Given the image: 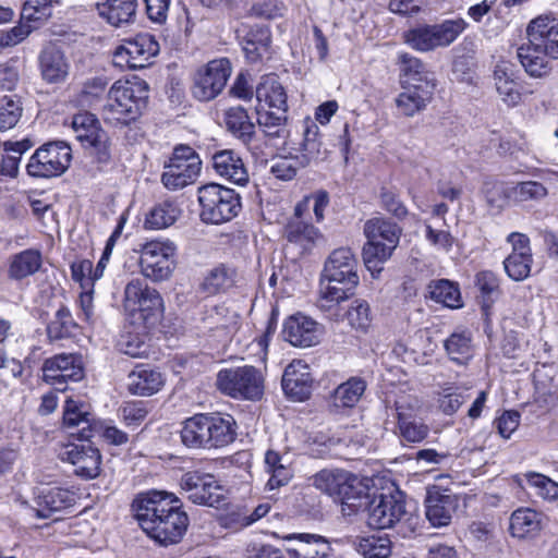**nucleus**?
<instances>
[{"instance_id": "f704fd0d", "label": "nucleus", "mask_w": 558, "mask_h": 558, "mask_svg": "<svg viewBox=\"0 0 558 558\" xmlns=\"http://www.w3.org/2000/svg\"><path fill=\"white\" fill-rule=\"evenodd\" d=\"M255 96L258 102L266 109H288L287 93L284 87L274 74L265 75L256 86Z\"/></svg>"}, {"instance_id": "c756f323", "label": "nucleus", "mask_w": 558, "mask_h": 558, "mask_svg": "<svg viewBox=\"0 0 558 558\" xmlns=\"http://www.w3.org/2000/svg\"><path fill=\"white\" fill-rule=\"evenodd\" d=\"M213 167L218 175L238 184L248 182V172L242 158L232 149H223L213 155Z\"/></svg>"}, {"instance_id": "2f4dec72", "label": "nucleus", "mask_w": 558, "mask_h": 558, "mask_svg": "<svg viewBox=\"0 0 558 558\" xmlns=\"http://www.w3.org/2000/svg\"><path fill=\"white\" fill-rule=\"evenodd\" d=\"M128 389L135 396H153L157 393L165 384L162 374L148 366H136L129 374Z\"/></svg>"}, {"instance_id": "393cba45", "label": "nucleus", "mask_w": 558, "mask_h": 558, "mask_svg": "<svg viewBox=\"0 0 558 558\" xmlns=\"http://www.w3.org/2000/svg\"><path fill=\"white\" fill-rule=\"evenodd\" d=\"M295 541V545L288 549L291 558H335L330 543L322 535L299 533L284 537Z\"/></svg>"}, {"instance_id": "1a4fd4ad", "label": "nucleus", "mask_w": 558, "mask_h": 558, "mask_svg": "<svg viewBox=\"0 0 558 558\" xmlns=\"http://www.w3.org/2000/svg\"><path fill=\"white\" fill-rule=\"evenodd\" d=\"M180 487L195 505L220 508L227 504L225 487L210 473L196 470L185 472L181 476Z\"/></svg>"}, {"instance_id": "864d4df0", "label": "nucleus", "mask_w": 558, "mask_h": 558, "mask_svg": "<svg viewBox=\"0 0 558 558\" xmlns=\"http://www.w3.org/2000/svg\"><path fill=\"white\" fill-rule=\"evenodd\" d=\"M445 349L450 360L463 365L472 357V339L470 333L453 332L446 341Z\"/></svg>"}, {"instance_id": "a18cd8bd", "label": "nucleus", "mask_w": 558, "mask_h": 558, "mask_svg": "<svg viewBox=\"0 0 558 558\" xmlns=\"http://www.w3.org/2000/svg\"><path fill=\"white\" fill-rule=\"evenodd\" d=\"M353 547L364 558H388L391 555V541L386 535L356 537Z\"/></svg>"}, {"instance_id": "e2e57ef3", "label": "nucleus", "mask_w": 558, "mask_h": 558, "mask_svg": "<svg viewBox=\"0 0 558 558\" xmlns=\"http://www.w3.org/2000/svg\"><path fill=\"white\" fill-rule=\"evenodd\" d=\"M150 289L151 288L148 287L143 279L136 278L129 281L124 288V310L130 315H134V312L138 308V304L146 296V290Z\"/></svg>"}, {"instance_id": "a211bd4d", "label": "nucleus", "mask_w": 558, "mask_h": 558, "mask_svg": "<svg viewBox=\"0 0 558 558\" xmlns=\"http://www.w3.org/2000/svg\"><path fill=\"white\" fill-rule=\"evenodd\" d=\"M235 35L250 62H258L269 52L271 34L268 27L241 23L235 29Z\"/></svg>"}, {"instance_id": "39448f33", "label": "nucleus", "mask_w": 558, "mask_h": 558, "mask_svg": "<svg viewBox=\"0 0 558 558\" xmlns=\"http://www.w3.org/2000/svg\"><path fill=\"white\" fill-rule=\"evenodd\" d=\"M401 233L402 229L396 222L383 217L372 218L364 223L367 243L363 247V260L373 275L381 271V265L398 246Z\"/></svg>"}, {"instance_id": "7ed1b4c3", "label": "nucleus", "mask_w": 558, "mask_h": 558, "mask_svg": "<svg viewBox=\"0 0 558 558\" xmlns=\"http://www.w3.org/2000/svg\"><path fill=\"white\" fill-rule=\"evenodd\" d=\"M235 427L229 414H196L183 422L181 440L191 449L222 448L235 439Z\"/></svg>"}, {"instance_id": "3c124183", "label": "nucleus", "mask_w": 558, "mask_h": 558, "mask_svg": "<svg viewBox=\"0 0 558 558\" xmlns=\"http://www.w3.org/2000/svg\"><path fill=\"white\" fill-rule=\"evenodd\" d=\"M430 299L450 308L462 305L460 290L453 282L440 279L428 286Z\"/></svg>"}, {"instance_id": "72a5a7b5", "label": "nucleus", "mask_w": 558, "mask_h": 558, "mask_svg": "<svg viewBox=\"0 0 558 558\" xmlns=\"http://www.w3.org/2000/svg\"><path fill=\"white\" fill-rule=\"evenodd\" d=\"M36 517L47 519L52 512L61 511L74 504L73 494L60 487H44L36 497Z\"/></svg>"}, {"instance_id": "bf43d9fd", "label": "nucleus", "mask_w": 558, "mask_h": 558, "mask_svg": "<svg viewBox=\"0 0 558 558\" xmlns=\"http://www.w3.org/2000/svg\"><path fill=\"white\" fill-rule=\"evenodd\" d=\"M22 113V102L16 95L3 96L0 100V131L13 129Z\"/></svg>"}, {"instance_id": "412c9836", "label": "nucleus", "mask_w": 558, "mask_h": 558, "mask_svg": "<svg viewBox=\"0 0 558 558\" xmlns=\"http://www.w3.org/2000/svg\"><path fill=\"white\" fill-rule=\"evenodd\" d=\"M64 459L74 465L75 474L82 478L92 480L100 473V452L90 445L69 446L64 452Z\"/></svg>"}, {"instance_id": "f8f14e48", "label": "nucleus", "mask_w": 558, "mask_h": 558, "mask_svg": "<svg viewBox=\"0 0 558 558\" xmlns=\"http://www.w3.org/2000/svg\"><path fill=\"white\" fill-rule=\"evenodd\" d=\"M231 75L228 59H215L198 69L193 76L192 95L199 101L215 99L225 88Z\"/></svg>"}, {"instance_id": "ddd939ff", "label": "nucleus", "mask_w": 558, "mask_h": 558, "mask_svg": "<svg viewBox=\"0 0 558 558\" xmlns=\"http://www.w3.org/2000/svg\"><path fill=\"white\" fill-rule=\"evenodd\" d=\"M175 252L177 247L170 241L146 243L140 257L142 274L153 281L168 279L175 266Z\"/></svg>"}, {"instance_id": "6e6d98bb", "label": "nucleus", "mask_w": 558, "mask_h": 558, "mask_svg": "<svg viewBox=\"0 0 558 558\" xmlns=\"http://www.w3.org/2000/svg\"><path fill=\"white\" fill-rule=\"evenodd\" d=\"M463 19L445 20L439 24L430 25L437 48L450 46L466 28Z\"/></svg>"}, {"instance_id": "49530a36", "label": "nucleus", "mask_w": 558, "mask_h": 558, "mask_svg": "<svg viewBox=\"0 0 558 558\" xmlns=\"http://www.w3.org/2000/svg\"><path fill=\"white\" fill-rule=\"evenodd\" d=\"M399 61L403 75V84H425V82L435 83L434 73L426 70L425 64L409 53H400Z\"/></svg>"}, {"instance_id": "ea45409f", "label": "nucleus", "mask_w": 558, "mask_h": 558, "mask_svg": "<svg viewBox=\"0 0 558 558\" xmlns=\"http://www.w3.org/2000/svg\"><path fill=\"white\" fill-rule=\"evenodd\" d=\"M43 264V256L38 250H24L12 256L9 267V276L21 280L36 274Z\"/></svg>"}, {"instance_id": "79ce46f5", "label": "nucleus", "mask_w": 558, "mask_h": 558, "mask_svg": "<svg viewBox=\"0 0 558 558\" xmlns=\"http://www.w3.org/2000/svg\"><path fill=\"white\" fill-rule=\"evenodd\" d=\"M348 472L343 469H323L311 476L310 481L313 487L337 500Z\"/></svg>"}, {"instance_id": "a19ab883", "label": "nucleus", "mask_w": 558, "mask_h": 558, "mask_svg": "<svg viewBox=\"0 0 558 558\" xmlns=\"http://www.w3.org/2000/svg\"><path fill=\"white\" fill-rule=\"evenodd\" d=\"M181 209L172 199L156 204L146 215L145 228L160 230L172 226L181 216Z\"/></svg>"}, {"instance_id": "dca6fc26", "label": "nucleus", "mask_w": 558, "mask_h": 558, "mask_svg": "<svg viewBox=\"0 0 558 558\" xmlns=\"http://www.w3.org/2000/svg\"><path fill=\"white\" fill-rule=\"evenodd\" d=\"M45 381L60 387L68 381L76 383L84 377L82 356L74 353H61L47 359L43 365Z\"/></svg>"}, {"instance_id": "c03bdc74", "label": "nucleus", "mask_w": 558, "mask_h": 558, "mask_svg": "<svg viewBox=\"0 0 558 558\" xmlns=\"http://www.w3.org/2000/svg\"><path fill=\"white\" fill-rule=\"evenodd\" d=\"M548 195L547 187L538 181H523L510 185L509 197L515 205L539 203Z\"/></svg>"}, {"instance_id": "680f3d73", "label": "nucleus", "mask_w": 558, "mask_h": 558, "mask_svg": "<svg viewBox=\"0 0 558 558\" xmlns=\"http://www.w3.org/2000/svg\"><path fill=\"white\" fill-rule=\"evenodd\" d=\"M89 416L90 414L88 412L78 410L73 401H68L63 414V423L68 427L82 426L78 433L80 437L83 439H89L93 437Z\"/></svg>"}, {"instance_id": "09e8293b", "label": "nucleus", "mask_w": 558, "mask_h": 558, "mask_svg": "<svg viewBox=\"0 0 558 558\" xmlns=\"http://www.w3.org/2000/svg\"><path fill=\"white\" fill-rule=\"evenodd\" d=\"M33 145V142L28 138L19 142H4L3 149L7 154L1 158L0 172L4 175L15 177L19 171L21 156Z\"/></svg>"}, {"instance_id": "0e129e2a", "label": "nucleus", "mask_w": 558, "mask_h": 558, "mask_svg": "<svg viewBox=\"0 0 558 558\" xmlns=\"http://www.w3.org/2000/svg\"><path fill=\"white\" fill-rule=\"evenodd\" d=\"M51 13V0H26L21 16L27 22H40L47 20Z\"/></svg>"}, {"instance_id": "4d7b16f0", "label": "nucleus", "mask_w": 558, "mask_h": 558, "mask_svg": "<svg viewBox=\"0 0 558 558\" xmlns=\"http://www.w3.org/2000/svg\"><path fill=\"white\" fill-rule=\"evenodd\" d=\"M163 304L159 292L151 288L146 290V296L138 304V308L131 315L135 320H141L144 325L153 324L159 317Z\"/></svg>"}, {"instance_id": "b1692460", "label": "nucleus", "mask_w": 558, "mask_h": 558, "mask_svg": "<svg viewBox=\"0 0 558 558\" xmlns=\"http://www.w3.org/2000/svg\"><path fill=\"white\" fill-rule=\"evenodd\" d=\"M284 239L300 248L301 253L311 251L322 238L317 228L301 217V205L295 207L294 216L284 226Z\"/></svg>"}, {"instance_id": "2eb2a0df", "label": "nucleus", "mask_w": 558, "mask_h": 558, "mask_svg": "<svg viewBox=\"0 0 558 558\" xmlns=\"http://www.w3.org/2000/svg\"><path fill=\"white\" fill-rule=\"evenodd\" d=\"M159 52V44L151 34L140 33L116 49L119 64L124 62L130 69H143Z\"/></svg>"}, {"instance_id": "473e14b6", "label": "nucleus", "mask_w": 558, "mask_h": 558, "mask_svg": "<svg viewBox=\"0 0 558 558\" xmlns=\"http://www.w3.org/2000/svg\"><path fill=\"white\" fill-rule=\"evenodd\" d=\"M329 149L324 144L319 128L310 122L303 132V141L300 148V165L306 167L313 162H319L327 159Z\"/></svg>"}, {"instance_id": "de8ad7c7", "label": "nucleus", "mask_w": 558, "mask_h": 558, "mask_svg": "<svg viewBox=\"0 0 558 558\" xmlns=\"http://www.w3.org/2000/svg\"><path fill=\"white\" fill-rule=\"evenodd\" d=\"M71 312L62 306L60 307L53 318L47 325V336L50 341H59L69 339L75 335L77 329Z\"/></svg>"}, {"instance_id": "6e6552de", "label": "nucleus", "mask_w": 558, "mask_h": 558, "mask_svg": "<svg viewBox=\"0 0 558 558\" xmlns=\"http://www.w3.org/2000/svg\"><path fill=\"white\" fill-rule=\"evenodd\" d=\"M71 125L82 147L98 165L107 166L111 161L110 138L99 120L90 112H80L73 117Z\"/></svg>"}, {"instance_id": "774afa93", "label": "nucleus", "mask_w": 558, "mask_h": 558, "mask_svg": "<svg viewBox=\"0 0 558 558\" xmlns=\"http://www.w3.org/2000/svg\"><path fill=\"white\" fill-rule=\"evenodd\" d=\"M126 426H138L147 416L148 410L144 402H125L119 410Z\"/></svg>"}, {"instance_id": "e433bc0d", "label": "nucleus", "mask_w": 558, "mask_h": 558, "mask_svg": "<svg viewBox=\"0 0 558 558\" xmlns=\"http://www.w3.org/2000/svg\"><path fill=\"white\" fill-rule=\"evenodd\" d=\"M518 58L526 73L533 77L547 76L551 71L550 58L530 41L518 48Z\"/></svg>"}, {"instance_id": "6ab92c4d", "label": "nucleus", "mask_w": 558, "mask_h": 558, "mask_svg": "<svg viewBox=\"0 0 558 558\" xmlns=\"http://www.w3.org/2000/svg\"><path fill=\"white\" fill-rule=\"evenodd\" d=\"M531 44L541 48L545 56L558 59V20L551 15H539L532 20L526 29Z\"/></svg>"}, {"instance_id": "9d476101", "label": "nucleus", "mask_w": 558, "mask_h": 558, "mask_svg": "<svg viewBox=\"0 0 558 558\" xmlns=\"http://www.w3.org/2000/svg\"><path fill=\"white\" fill-rule=\"evenodd\" d=\"M71 159V148L65 142H49L36 149L26 170L34 178L59 177L70 167Z\"/></svg>"}, {"instance_id": "5fc2aeb1", "label": "nucleus", "mask_w": 558, "mask_h": 558, "mask_svg": "<svg viewBox=\"0 0 558 558\" xmlns=\"http://www.w3.org/2000/svg\"><path fill=\"white\" fill-rule=\"evenodd\" d=\"M522 476L525 480V485H522L523 488L530 489L544 500L558 498V484L550 477L536 472H527Z\"/></svg>"}, {"instance_id": "4468645a", "label": "nucleus", "mask_w": 558, "mask_h": 558, "mask_svg": "<svg viewBox=\"0 0 558 558\" xmlns=\"http://www.w3.org/2000/svg\"><path fill=\"white\" fill-rule=\"evenodd\" d=\"M366 523L371 529H390L407 513L404 495L400 490L380 494L368 500Z\"/></svg>"}, {"instance_id": "13d9d810", "label": "nucleus", "mask_w": 558, "mask_h": 558, "mask_svg": "<svg viewBox=\"0 0 558 558\" xmlns=\"http://www.w3.org/2000/svg\"><path fill=\"white\" fill-rule=\"evenodd\" d=\"M536 401L544 407H554L558 403V380L548 374L536 372L534 374Z\"/></svg>"}, {"instance_id": "4c0bfd02", "label": "nucleus", "mask_w": 558, "mask_h": 558, "mask_svg": "<svg viewBox=\"0 0 558 558\" xmlns=\"http://www.w3.org/2000/svg\"><path fill=\"white\" fill-rule=\"evenodd\" d=\"M265 472L269 474L266 487L269 490L287 485L293 476L287 460L275 450H267L264 458Z\"/></svg>"}, {"instance_id": "338daca9", "label": "nucleus", "mask_w": 558, "mask_h": 558, "mask_svg": "<svg viewBox=\"0 0 558 558\" xmlns=\"http://www.w3.org/2000/svg\"><path fill=\"white\" fill-rule=\"evenodd\" d=\"M379 196L381 207L397 219H404L408 216V208L397 191L383 187Z\"/></svg>"}, {"instance_id": "603ef678", "label": "nucleus", "mask_w": 558, "mask_h": 558, "mask_svg": "<svg viewBox=\"0 0 558 558\" xmlns=\"http://www.w3.org/2000/svg\"><path fill=\"white\" fill-rule=\"evenodd\" d=\"M365 388L366 384L363 379L356 377L350 378L339 385L335 390L333 404L338 408L354 407L365 391Z\"/></svg>"}, {"instance_id": "052dcab7", "label": "nucleus", "mask_w": 558, "mask_h": 558, "mask_svg": "<svg viewBox=\"0 0 558 558\" xmlns=\"http://www.w3.org/2000/svg\"><path fill=\"white\" fill-rule=\"evenodd\" d=\"M405 43L422 52L438 49L429 24L418 25L404 33Z\"/></svg>"}, {"instance_id": "0eeeda50", "label": "nucleus", "mask_w": 558, "mask_h": 558, "mask_svg": "<svg viewBox=\"0 0 558 558\" xmlns=\"http://www.w3.org/2000/svg\"><path fill=\"white\" fill-rule=\"evenodd\" d=\"M218 390L231 398L258 400L264 393V378L254 366L223 368L217 374Z\"/></svg>"}, {"instance_id": "7c9ffc66", "label": "nucleus", "mask_w": 558, "mask_h": 558, "mask_svg": "<svg viewBox=\"0 0 558 558\" xmlns=\"http://www.w3.org/2000/svg\"><path fill=\"white\" fill-rule=\"evenodd\" d=\"M256 113L258 128L269 141L288 138V109H266L262 105Z\"/></svg>"}, {"instance_id": "4be33fe9", "label": "nucleus", "mask_w": 558, "mask_h": 558, "mask_svg": "<svg viewBox=\"0 0 558 558\" xmlns=\"http://www.w3.org/2000/svg\"><path fill=\"white\" fill-rule=\"evenodd\" d=\"M436 83L404 84V90L398 95L395 102L399 112L404 117H413L424 110L432 100Z\"/></svg>"}, {"instance_id": "aec40b11", "label": "nucleus", "mask_w": 558, "mask_h": 558, "mask_svg": "<svg viewBox=\"0 0 558 558\" xmlns=\"http://www.w3.org/2000/svg\"><path fill=\"white\" fill-rule=\"evenodd\" d=\"M458 506L457 497L446 489L433 486L427 489L425 497V514L435 527L446 526L450 523Z\"/></svg>"}, {"instance_id": "9b49d317", "label": "nucleus", "mask_w": 558, "mask_h": 558, "mask_svg": "<svg viewBox=\"0 0 558 558\" xmlns=\"http://www.w3.org/2000/svg\"><path fill=\"white\" fill-rule=\"evenodd\" d=\"M202 161L196 151L185 145L174 148L166 171L161 175L162 184L169 190H179L194 182L201 172Z\"/></svg>"}, {"instance_id": "20e7f679", "label": "nucleus", "mask_w": 558, "mask_h": 558, "mask_svg": "<svg viewBox=\"0 0 558 558\" xmlns=\"http://www.w3.org/2000/svg\"><path fill=\"white\" fill-rule=\"evenodd\" d=\"M148 84L144 80L117 81L109 89L106 119L129 124L135 121L146 107Z\"/></svg>"}, {"instance_id": "f257e3e1", "label": "nucleus", "mask_w": 558, "mask_h": 558, "mask_svg": "<svg viewBox=\"0 0 558 558\" xmlns=\"http://www.w3.org/2000/svg\"><path fill=\"white\" fill-rule=\"evenodd\" d=\"M132 507L143 531L161 545L179 543L186 532L187 514L172 495L149 492L140 495Z\"/></svg>"}, {"instance_id": "58836bf2", "label": "nucleus", "mask_w": 558, "mask_h": 558, "mask_svg": "<svg viewBox=\"0 0 558 558\" xmlns=\"http://www.w3.org/2000/svg\"><path fill=\"white\" fill-rule=\"evenodd\" d=\"M227 130L244 144H248L255 134V124L251 121L247 111L238 106L225 111Z\"/></svg>"}, {"instance_id": "8fccbe9b", "label": "nucleus", "mask_w": 558, "mask_h": 558, "mask_svg": "<svg viewBox=\"0 0 558 558\" xmlns=\"http://www.w3.org/2000/svg\"><path fill=\"white\" fill-rule=\"evenodd\" d=\"M235 270L225 265L211 269L205 277L202 289L210 295L226 292L235 282Z\"/></svg>"}, {"instance_id": "5701e85b", "label": "nucleus", "mask_w": 558, "mask_h": 558, "mask_svg": "<svg viewBox=\"0 0 558 558\" xmlns=\"http://www.w3.org/2000/svg\"><path fill=\"white\" fill-rule=\"evenodd\" d=\"M138 0H97L98 15L112 27H125L136 21Z\"/></svg>"}, {"instance_id": "c85d7f7f", "label": "nucleus", "mask_w": 558, "mask_h": 558, "mask_svg": "<svg viewBox=\"0 0 558 558\" xmlns=\"http://www.w3.org/2000/svg\"><path fill=\"white\" fill-rule=\"evenodd\" d=\"M345 480L341 494H339L336 501L341 504L344 514L351 515L366 508L369 495L367 486L363 484L357 475L349 471Z\"/></svg>"}, {"instance_id": "f3484780", "label": "nucleus", "mask_w": 558, "mask_h": 558, "mask_svg": "<svg viewBox=\"0 0 558 558\" xmlns=\"http://www.w3.org/2000/svg\"><path fill=\"white\" fill-rule=\"evenodd\" d=\"M512 252L504 260L506 274L514 281H522L530 276L533 263L530 239L526 234L512 232L507 236Z\"/></svg>"}, {"instance_id": "cd10ccee", "label": "nucleus", "mask_w": 558, "mask_h": 558, "mask_svg": "<svg viewBox=\"0 0 558 558\" xmlns=\"http://www.w3.org/2000/svg\"><path fill=\"white\" fill-rule=\"evenodd\" d=\"M41 77L48 84H58L69 75L70 63L64 52L53 45L46 46L38 57Z\"/></svg>"}, {"instance_id": "37998d69", "label": "nucleus", "mask_w": 558, "mask_h": 558, "mask_svg": "<svg viewBox=\"0 0 558 558\" xmlns=\"http://www.w3.org/2000/svg\"><path fill=\"white\" fill-rule=\"evenodd\" d=\"M340 305V303L338 304ZM337 313L339 315L338 319H333L338 322L341 318H347L351 328L356 331L366 332L372 324V311L367 301L363 299L353 300L348 306L344 314L340 313V307L337 306Z\"/></svg>"}, {"instance_id": "f03ea898", "label": "nucleus", "mask_w": 558, "mask_h": 558, "mask_svg": "<svg viewBox=\"0 0 558 558\" xmlns=\"http://www.w3.org/2000/svg\"><path fill=\"white\" fill-rule=\"evenodd\" d=\"M359 260L349 247L333 250L325 262L324 278L320 283L317 307L329 319H338L337 306L349 299L357 287Z\"/></svg>"}, {"instance_id": "c9c22d12", "label": "nucleus", "mask_w": 558, "mask_h": 558, "mask_svg": "<svg viewBox=\"0 0 558 558\" xmlns=\"http://www.w3.org/2000/svg\"><path fill=\"white\" fill-rule=\"evenodd\" d=\"M542 513L531 508H519L510 517V532L513 537L535 536L542 529Z\"/></svg>"}, {"instance_id": "a878e982", "label": "nucleus", "mask_w": 558, "mask_h": 558, "mask_svg": "<svg viewBox=\"0 0 558 558\" xmlns=\"http://www.w3.org/2000/svg\"><path fill=\"white\" fill-rule=\"evenodd\" d=\"M282 335L294 347L307 348L319 341L317 323L302 314L292 315L284 322Z\"/></svg>"}, {"instance_id": "423d86ee", "label": "nucleus", "mask_w": 558, "mask_h": 558, "mask_svg": "<svg viewBox=\"0 0 558 558\" xmlns=\"http://www.w3.org/2000/svg\"><path fill=\"white\" fill-rule=\"evenodd\" d=\"M203 221L219 225L234 218L240 209V195L232 189L209 183L198 189Z\"/></svg>"}, {"instance_id": "bb28decb", "label": "nucleus", "mask_w": 558, "mask_h": 558, "mask_svg": "<svg viewBox=\"0 0 558 558\" xmlns=\"http://www.w3.org/2000/svg\"><path fill=\"white\" fill-rule=\"evenodd\" d=\"M282 389L287 396L303 401L311 395L312 376L308 366L301 360H293L284 369Z\"/></svg>"}, {"instance_id": "69168bd1", "label": "nucleus", "mask_w": 558, "mask_h": 558, "mask_svg": "<svg viewBox=\"0 0 558 558\" xmlns=\"http://www.w3.org/2000/svg\"><path fill=\"white\" fill-rule=\"evenodd\" d=\"M398 428L402 441L411 444L422 442L429 433L428 426L417 420L400 422Z\"/></svg>"}]
</instances>
